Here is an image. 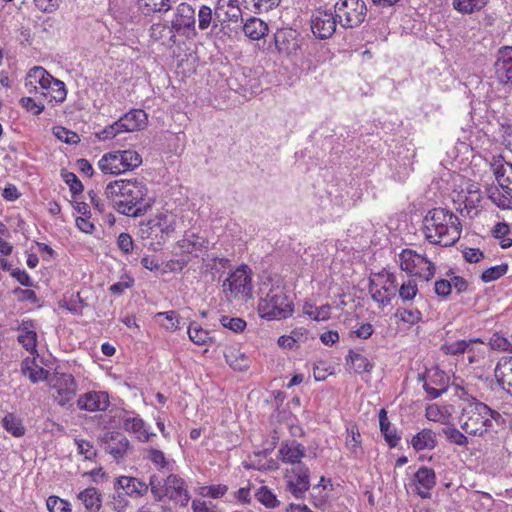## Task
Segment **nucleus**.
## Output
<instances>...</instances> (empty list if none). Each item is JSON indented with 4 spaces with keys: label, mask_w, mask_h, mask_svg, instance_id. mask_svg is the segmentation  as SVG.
Returning a JSON list of instances; mask_svg holds the SVG:
<instances>
[{
    "label": "nucleus",
    "mask_w": 512,
    "mask_h": 512,
    "mask_svg": "<svg viewBox=\"0 0 512 512\" xmlns=\"http://www.w3.org/2000/svg\"><path fill=\"white\" fill-rule=\"evenodd\" d=\"M105 195L113 208L126 216H139L146 210L147 185L138 178L111 181L105 188Z\"/></svg>",
    "instance_id": "f257e3e1"
},
{
    "label": "nucleus",
    "mask_w": 512,
    "mask_h": 512,
    "mask_svg": "<svg viewBox=\"0 0 512 512\" xmlns=\"http://www.w3.org/2000/svg\"><path fill=\"white\" fill-rule=\"evenodd\" d=\"M461 231L462 225L458 216L448 209L434 208L424 217V237L431 244L452 246L459 240Z\"/></svg>",
    "instance_id": "f03ea898"
},
{
    "label": "nucleus",
    "mask_w": 512,
    "mask_h": 512,
    "mask_svg": "<svg viewBox=\"0 0 512 512\" xmlns=\"http://www.w3.org/2000/svg\"><path fill=\"white\" fill-rule=\"evenodd\" d=\"M176 227V215L161 210L140 224V236L147 241L150 249L157 251L169 240Z\"/></svg>",
    "instance_id": "7ed1b4c3"
},
{
    "label": "nucleus",
    "mask_w": 512,
    "mask_h": 512,
    "mask_svg": "<svg viewBox=\"0 0 512 512\" xmlns=\"http://www.w3.org/2000/svg\"><path fill=\"white\" fill-rule=\"evenodd\" d=\"M499 413L479 401L465 404L459 416L460 427L465 433L473 436H482L493 426V420Z\"/></svg>",
    "instance_id": "20e7f679"
},
{
    "label": "nucleus",
    "mask_w": 512,
    "mask_h": 512,
    "mask_svg": "<svg viewBox=\"0 0 512 512\" xmlns=\"http://www.w3.org/2000/svg\"><path fill=\"white\" fill-rule=\"evenodd\" d=\"M257 311L262 319L273 321L287 319L294 312V303L284 286L272 284L265 296H261Z\"/></svg>",
    "instance_id": "39448f33"
},
{
    "label": "nucleus",
    "mask_w": 512,
    "mask_h": 512,
    "mask_svg": "<svg viewBox=\"0 0 512 512\" xmlns=\"http://www.w3.org/2000/svg\"><path fill=\"white\" fill-rule=\"evenodd\" d=\"M491 167L498 185L488 189V198L500 209H512V163L499 156Z\"/></svg>",
    "instance_id": "423d86ee"
},
{
    "label": "nucleus",
    "mask_w": 512,
    "mask_h": 512,
    "mask_svg": "<svg viewBox=\"0 0 512 512\" xmlns=\"http://www.w3.org/2000/svg\"><path fill=\"white\" fill-rule=\"evenodd\" d=\"M150 490L158 501L168 499L180 506H186L190 501L188 486L183 478L169 474L166 478L152 475L149 481Z\"/></svg>",
    "instance_id": "0eeeda50"
},
{
    "label": "nucleus",
    "mask_w": 512,
    "mask_h": 512,
    "mask_svg": "<svg viewBox=\"0 0 512 512\" xmlns=\"http://www.w3.org/2000/svg\"><path fill=\"white\" fill-rule=\"evenodd\" d=\"M142 164V156L135 150H115L104 153L98 168L104 175H120L131 172Z\"/></svg>",
    "instance_id": "6e6552de"
},
{
    "label": "nucleus",
    "mask_w": 512,
    "mask_h": 512,
    "mask_svg": "<svg viewBox=\"0 0 512 512\" xmlns=\"http://www.w3.org/2000/svg\"><path fill=\"white\" fill-rule=\"evenodd\" d=\"M401 271L406 274L429 282L436 274V265L425 254L411 248H404L398 255Z\"/></svg>",
    "instance_id": "1a4fd4ad"
},
{
    "label": "nucleus",
    "mask_w": 512,
    "mask_h": 512,
    "mask_svg": "<svg viewBox=\"0 0 512 512\" xmlns=\"http://www.w3.org/2000/svg\"><path fill=\"white\" fill-rule=\"evenodd\" d=\"M334 14L343 28H355L365 20L367 6L364 0H337Z\"/></svg>",
    "instance_id": "9d476101"
},
{
    "label": "nucleus",
    "mask_w": 512,
    "mask_h": 512,
    "mask_svg": "<svg viewBox=\"0 0 512 512\" xmlns=\"http://www.w3.org/2000/svg\"><path fill=\"white\" fill-rule=\"evenodd\" d=\"M53 400L61 407H68L77 393V382L70 373H54L48 378Z\"/></svg>",
    "instance_id": "9b49d317"
},
{
    "label": "nucleus",
    "mask_w": 512,
    "mask_h": 512,
    "mask_svg": "<svg viewBox=\"0 0 512 512\" xmlns=\"http://www.w3.org/2000/svg\"><path fill=\"white\" fill-rule=\"evenodd\" d=\"M252 288V271L245 264L231 271L223 283L224 292L230 293L234 298H250Z\"/></svg>",
    "instance_id": "f8f14e48"
},
{
    "label": "nucleus",
    "mask_w": 512,
    "mask_h": 512,
    "mask_svg": "<svg viewBox=\"0 0 512 512\" xmlns=\"http://www.w3.org/2000/svg\"><path fill=\"white\" fill-rule=\"evenodd\" d=\"M171 29L187 38L197 37L195 10L190 4L182 2L176 7Z\"/></svg>",
    "instance_id": "ddd939ff"
},
{
    "label": "nucleus",
    "mask_w": 512,
    "mask_h": 512,
    "mask_svg": "<svg viewBox=\"0 0 512 512\" xmlns=\"http://www.w3.org/2000/svg\"><path fill=\"white\" fill-rule=\"evenodd\" d=\"M287 489L295 498H303L310 488L309 469L304 464H296L284 473Z\"/></svg>",
    "instance_id": "4468645a"
},
{
    "label": "nucleus",
    "mask_w": 512,
    "mask_h": 512,
    "mask_svg": "<svg viewBox=\"0 0 512 512\" xmlns=\"http://www.w3.org/2000/svg\"><path fill=\"white\" fill-rule=\"evenodd\" d=\"M383 279L381 287L371 286L370 292L372 299L380 308H384L391 303L392 298L396 295L398 282L394 273L383 270L378 274Z\"/></svg>",
    "instance_id": "2eb2a0df"
},
{
    "label": "nucleus",
    "mask_w": 512,
    "mask_h": 512,
    "mask_svg": "<svg viewBox=\"0 0 512 512\" xmlns=\"http://www.w3.org/2000/svg\"><path fill=\"white\" fill-rule=\"evenodd\" d=\"M337 23L335 14L330 10L318 9L311 17V30L316 38L328 39L335 33Z\"/></svg>",
    "instance_id": "dca6fc26"
},
{
    "label": "nucleus",
    "mask_w": 512,
    "mask_h": 512,
    "mask_svg": "<svg viewBox=\"0 0 512 512\" xmlns=\"http://www.w3.org/2000/svg\"><path fill=\"white\" fill-rule=\"evenodd\" d=\"M76 406L80 411L105 412L110 406L109 393L101 390L87 391L78 396Z\"/></svg>",
    "instance_id": "f3484780"
},
{
    "label": "nucleus",
    "mask_w": 512,
    "mask_h": 512,
    "mask_svg": "<svg viewBox=\"0 0 512 512\" xmlns=\"http://www.w3.org/2000/svg\"><path fill=\"white\" fill-rule=\"evenodd\" d=\"M149 486L139 478L131 476H119L114 483V489L119 498L122 496L140 498L148 492Z\"/></svg>",
    "instance_id": "a211bd4d"
},
{
    "label": "nucleus",
    "mask_w": 512,
    "mask_h": 512,
    "mask_svg": "<svg viewBox=\"0 0 512 512\" xmlns=\"http://www.w3.org/2000/svg\"><path fill=\"white\" fill-rule=\"evenodd\" d=\"M494 69L495 78L499 83L512 86V46H505L498 50Z\"/></svg>",
    "instance_id": "6ab92c4d"
},
{
    "label": "nucleus",
    "mask_w": 512,
    "mask_h": 512,
    "mask_svg": "<svg viewBox=\"0 0 512 512\" xmlns=\"http://www.w3.org/2000/svg\"><path fill=\"white\" fill-rule=\"evenodd\" d=\"M274 43L276 51L284 56H290L300 47L296 32L291 29L277 31L274 35Z\"/></svg>",
    "instance_id": "aec40b11"
},
{
    "label": "nucleus",
    "mask_w": 512,
    "mask_h": 512,
    "mask_svg": "<svg viewBox=\"0 0 512 512\" xmlns=\"http://www.w3.org/2000/svg\"><path fill=\"white\" fill-rule=\"evenodd\" d=\"M305 447L296 440L281 443L278 449V458L286 464L295 466L296 464H303L301 459L305 456Z\"/></svg>",
    "instance_id": "412c9836"
},
{
    "label": "nucleus",
    "mask_w": 512,
    "mask_h": 512,
    "mask_svg": "<svg viewBox=\"0 0 512 512\" xmlns=\"http://www.w3.org/2000/svg\"><path fill=\"white\" fill-rule=\"evenodd\" d=\"M130 448L129 440L121 433H109L105 440V451L115 460L123 459Z\"/></svg>",
    "instance_id": "4be33fe9"
},
{
    "label": "nucleus",
    "mask_w": 512,
    "mask_h": 512,
    "mask_svg": "<svg viewBox=\"0 0 512 512\" xmlns=\"http://www.w3.org/2000/svg\"><path fill=\"white\" fill-rule=\"evenodd\" d=\"M224 358L231 369L239 372L248 370L252 362L250 357L235 345L226 347Z\"/></svg>",
    "instance_id": "5701e85b"
},
{
    "label": "nucleus",
    "mask_w": 512,
    "mask_h": 512,
    "mask_svg": "<svg viewBox=\"0 0 512 512\" xmlns=\"http://www.w3.org/2000/svg\"><path fill=\"white\" fill-rule=\"evenodd\" d=\"M148 122V115L142 109H131L108 128H144Z\"/></svg>",
    "instance_id": "b1692460"
},
{
    "label": "nucleus",
    "mask_w": 512,
    "mask_h": 512,
    "mask_svg": "<svg viewBox=\"0 0 512 512\" xmlns=\"http://www.w3.org/2000/svg\"><path fill=\"white\" fill-rule=\"evenodd\" d=\"M18 342L31 354L37 352V332L33 320H23L18 328Z\"/></svg>",
    "instance_id": "393cba45"
},
{
    "label": "nucleus",
    "mask_w": 512,
    "mask_h": 512,
    "mask_svg": "<svg viewBox=\"0 0 512 512\" xmlns=\"http://www.w3.org/2000/svg\"><path fill=\"white\" fill-rule=\"evenodd\" d=\"M416 491L421 498H429L430 490L436 484V476L433 469L421 467L415 473Z\"/></svg>",
    "instance_id": "a878e982"
},
{
    "label": "nucleus",
    "mask_w": 512,
    "mask_h": 512,
    "mask_svg": "<svg viewBox=\"0 0 512 512\" xmlns=\"http://www.w3.org/2000/svg\"><path fill=\"white\" fill-rule=\"evenodd\" d=\"M123 428L125 431L134 434L135 438L140 442H148L155 433L149 432L148 427L140 416L127 417L123 420Z\"/></svg>",
    "instance_id": "bb28decb"
},
{
    "label": "nucleus",
    "mask_w": 512,
    "mask_h": 512,
    "mask_svg": "<svg viewBox=\"0 0 512 512\" xmlns=\"http://www.w3.org/2000/svg\"><path fill=\"white\" fill-rule=\"evenodd\" d=\"M495 378L498 384L512 395V357H502L495 368Z\"/></svg>",
    "instance_id": "cd10ccee"
},
{
    "label": "nucleus",
    "mask_w": 512,
    "mask_h": 512,
    "mask_svg": "<svg viewBox=\"0 0 512 512\" xmlns=\"http://www.w3.org/2000/svg\"><path fill=\"white\" fill-rule=\"evenodd\" d=\"M41 95L48 98L50 102L61 103L66 99L67 90L64 82L54 78L52 75L49 76L47 84L44 89L40 91Z\"/></svg>",
    "instance_id": "c85d7f7f"
},
{
    "label": "nucleus",
    "mask_w": 512,
    "mask_h": 512,
    "mask_svg": "<svg viewBox=\"0 0 512 512\" xmlns=\"http://www.w3.org/2000/svg\"><path fill=\"white\" fill-rule=\"evenodd\" d=\"M411 445L416 452L432 450L437 445L436 433L431 429L424 428L412 437Z\"/></svg>",
    "instance_id": "c756f323"
},
{
    "label": "nucleus",
    "mask_w": 512,
    "mask_h": 512,
    "mask_svg": "<svg viewBox=\"0 0 512 512\" xmlns=\"http://www.w3.org/2000/svg\"><path fill=\"white\" fill-rule=\"evenodd\" d=\"M346 365L358 374L371 372L373 369V363L365 355L354 350H349Z\"/></svg>",
    "instance_id": "7c9ffc66"
},
{
    "label": "nucleus",
    "mask_w": 512,
    "mask_h": 512,
    "mask_svg": "<svg viewBox=\"0 0 512 512\" xmlns=\"http://www.w3.org/2000/svg\"><path fill=\"white\" fill-rule=\"evenodd\" d=\"M21 371L24 376L28 377L32 383L47 379L48 371L39 366L35 359L27 357L22 361Z\"/></svg>",
    "instance_id": "2f4dec72"
},
{
    "label": "nucleus",
    "mask_w": 512,
    "mask_h": 512,
    "mask_svg": "<svg viewBox=\"0 0 512 512\" xmlns=\"http://www.w3.org/2000/svg\"><path fill=\"white\" fill-rule=\"evenodd\" d=\"M137 6L145 15L165 14L171 10V0H137Z\"/></svg>",
    "instance_id": "473e14b6"
},
{
    "label": "nucleus",
    "mask_w": 512,
    "mask_h": 512,
    "mask_svg": "<svg viewBox=\"0 0 512 512\" xmlns=\"http://www.w3.org/2000/svg\"><path fill=\"white\" fill-rule=\"evenodd\" d=\"M244 34L251 40H260L268 32V25L261 19L250 17L243 26Z\"/></svg>",
    "instance_id": "72a5a7b5"
},
{
    "label": "nucleus",
    "mask_w": 512,
    "mask_h": 512,
    "mask_svg": "<svg viewBox=\"0 0 512 512\" xmlns=\"http://www.w3.org/2000/svg\"><path fill=\"white\" fill-rule=\"evenodd\" d=\"M379 424L380 431L384 435V438L389 447H396L400 441V437L397 435L394 429H391V424L388 420L387 412L385 409H381L379 412Z\"/></svg>",
    "instance_id": "f704fd0d"
},
{
    "label": "nucleus",
    "mask_w": 512,
    "mask_h": 512,
    "mask_svg": "<svg viewBox=\"0 0 512 512\" xmlns=\"http://www.w3.org/2000/svg\"><path fill=\"white\" fill-rule=\"evenodd\" d=\"M332 307L330 304H325L320 307L306 302L303 305V313L314 321H326L331 318Z\"/></svg>",
    "instance_id": "c9c22d12"
},
{
    "label": "nucleus",
    "mask_w": 512,
    "mask_h": 512,
    "mask_svg": "<svg viewBox=\"0 0 512 512\" xmlns=\"http://www.w3.org/2000/svg\"><path fill=\"white\" fill-rule=\"evenodd\" d=\"M78 498L87 510L97 511L101 507V495L94 487H89L81 491L78 494Z\"/></svg>",
    "instance_id": "e433bc0d"
},
{
    "label": "nucleus",
    "mask_w": 512,
    "mask_h": 512,
    "mask_svg": "<svg viewBox=\"0 0 512 512\" xmlns=\"http://www.w3.org/2000/svg\"><path fill=\"white\" fill-rule=\"evenodd\" d=\"M3 428L14 437L24 436L26 429L22 420L14 413H7L2 419Z\"/></svg>",
    "instance_id": "4c0bfd02"
},
{
    "label": "nucleus",
    "mask_w": 512,
    "mask_h": 512,
    "mask_svg": "<svg viewBox=\"0 0 512 512\" xmlns=\"http://www.w3.org/2000/svg\"><path fill=\"white\" fill-rule=\"evenodd\" d=\"M188 335L190 340L196 345H209L212 343L210 332L203 329L200 324L193 322L188 327Z\"/></svg>",
    "instance_id": "58836bf2"
},
{
    "label": "nucleus",
    "mask_w": 512,
    "mask_h": 512,
    "mask_svg": "<svg viewBox=\"0 0 512 512\" xmlns=\"http://www.w3.org/2000/svg\"><path fill=\"white\" fill-rule=\"evenodd\" d=\"M452 5L462 14H472L483 9L487 5V0H452Z\"/></svg>",
    "instance_id": "ea45409f"
},
{
    "label": "nucleus",
    "mask_w": 512,
    "mask_h": 512,
    "mask_svg": "<svg viewBox=\"0 0 512 512\" xmlns=\"http://www.w3.org/2000/svg\"><path fill=\"white\" fill-rule=\"evenodd\" d=\"M399 298L403 302H411L417 296L419 289L415 279L408 278L397 287Z\"/></svg>",
    "instance_id": "a19ab883"
},
{
    "label": "nucleus",
    "mask_w": 512,
    "mask_h": 512,
    "mask_svg": "<svg viewBox=\"0 0 512 512\" xmlns=\"http://www.w3.org/2000/svg\"><path fill=\"white\" fill-rule=\"evenodd\" d=\"M395 316L403 323L416 325L422 321V313L418 308H398Z\"/></svg>",
    "instance_id": "79ce46f5"
},
{
    "label": "nucleus",
    "mask_w": 512,
    "mask_h": 512,
    "mask_svg": "<svg viewBox=\"0 0 512 512\" xmlns=\"http://www.w3.org/2000/svg\"><path fill=\"white\" fill-rule=\"evenodd\" d=\"M483 345L484 343L480 338L469 339V345L465 354H467L468 362L470 364L476 363L484 358L485 351Z\"/></svg>",
    "instance_id": "37998d69"
},
{
    "label": "nucleus",
    "mask_w": 512,
    "mask_h": 512,
    "mask_svg": "<svg viewBox=\"0 0 512 512\" xmlns=\"http://www.w3.org/2000/svg\"><path fill=\"white\" fill-rule=\"evenodd\" d=\"M425 416L429 421L446 423L450 417V413L446 407L437 404L428 405L425 409Z\"/></svg>",
    "instance_id": "c03bdc74"
},
{
    "label": "nucleus",
    "mask_w": 512,
    "mask_h": 512,
    "mask_svg": "<svg viewBox=\"0 0 512 512\" xmlns=\"http://www.w3.org/2000/svg\"><path fill=\"white\" fill-rule=\"evenodd\" d=\"M154 318L157 321L160 318H164L167 321V323L159 322V324L167 331L174 332L180 327V315L174 310L158 312L155 314Z\"/></svg>",
    "instance_id": "a18cd8bd"
},
{
    "label": "nucleus",
    "mask_w": 512,
    "mask_h": 512,
    "mask_svg": "<svg viewBox=\"0 0 512 512\" xmlns=\"http://www.w3.org/2000/svg\"><path fill=\"white\" fill-rule=\"evenodd\" d=\"M255 498L266 508L273 509L279 506L276 495L267 486H261L255 493Z\"/></svg>",
    "instance_id": "49530a36"
},
{
    "label": "nucleus",
    "mask_w": 512,
    "mask_h": 512,
    "mask_svg": "<svg viewBox=\"0 0 512 512\" xmlns=\"http://www.w3.org/2000/svg\"><path fill=\"white\" fill-rule=\"evenodd\" d=\"M310 496L311 502L316 508L324 509L328 503L329 494L326 486L322 485L321 482L312 488Z\"/></svg>",
    "instance_id": "de8ad7c7"
},
{
    "label": "nucleus",
    "mask_w": 512,
    "mask_h": 512,
    "mask_svg": "<svg viewBox=\"0 0 512 512\" xmlns=\"http://www.w3.org/2000/svg\"><path fill=\"white\" fill-rule=\"evenodd\" d=\"M469 345V339H462L456 341H447L441 346V350L443 353L452 356H459L465 354L467 351V347Z\"/></svg>",
    "instance_id": "09e8293b"
},
{
    "label": "nucleus",
    "mask_w": 512,
    "mask_h": 512,
    "mask_svg": "<svg viewBox=\"0 0 512 512\" xmlns=\"http://www.w3.org/2000/svg\"><path fill=\"white\" fill-rule=\"evenodd\" d=\"M216 18H213L212 9L209 6L202 5L198 11V28L202 31L208 29L211 25L217 27Z\"/></svg>",
    "instance_id": "8fccbe9b"
},
{
    "label": "nucleus",
    "mask_w": 512,
    "mask_h": 512,
    "mask_svg": "<svg viewBox=\"0 0 512 512\" xmlns=\"http://www.w3.org/2000/svg\"><path fill=\"white\" fill-rule=\"evenodd\" d=\"M51 76L43 67L35 66L31 68L27 74L30 84H37L40 91L44 89L47 80Z\"/></svg>",
    "instance_id": "3c124183"
},
{
    "label": "nucleus",
    "mask_w": 512,
    "mask_h": 512,
    "mask_svg": "<svg viewBox=\"0 0 512 512\" xmlns=\"http://www.w3.org/2000/svg\"><path fill=\"white\" fill-rule=\"evenodd\" d=\"M492 234L495 238L500 239V246L502 248L506 249L512 246V238L509 237L510 229L506 223H497L492 230Z\"/></svg>",
    "instance_id": "603ef678"
},
{
    "label": "nucleus",
    "mask_w": 512,
    "mask_h": 512,
    "mask_svg": "<svg viewBox=\"0 0 512 512\" xmlns=\"http://www.w3.org/2000/svg\"><path fill=\"white\" fill-rule=\"evenodd\" d=\"M46 506L49 512H71L72 507L69 501L58 496H49L46 500Z\"/></svg>",
    "instance_id": "864d4df0"
},
{
    "label": "nucleus",
    "mask_w": 512,
    "mask_h": 512,
    "mask_svg": "<svg viewBox=\"0 0 512 512\" xmlns=\"http://www.w3.org/2000/svg\"><path fill=\"white\" fill-rule=\"evenodd\" d=\"M508 271V265L507 264H500L496 266H492L490 268H487L484 270L481 274V280L484 283H489L492 281H495L505 275Z\"/></svg>",
    "instance_id": "5fc2aeb1"
},
{
    "label": "nucleus",
    "mask_w": 512,
    "mask_h": 512,
    "mask_svg": "<svg viewBox=\"0 0 512 512\" xmlns=\"http://www.w3.org/2000/svg\"><path fill=\"white\" fill-rule=\"evenodd\" d=\"M346 446L353 452L356 453L361 448V434L356 425H351L347 428Z\"/></svg>",
    "instance_id": "6e6d98bb"
},
{
    "label": "nucleus",
    "mask_w": 512,
    "mask_h": 512,
    "mask_svg": "<svg viewBox=\"0 0 512 512\" xmlns=\"http://www.w3.org/2000/svg\"><path fill=\"white\" fill-rule=\"evenodd\" d=\"M147 458L156 466L157 469L162 470L169 467L170 462L165 457V454L155 448L147 450Z\"/></svg>",
    "instance_id": "4d7b16f0"
},
{
    "label": "nucleus",
    "mask_w": 512,
    "mask_h": 512,
    "mask_svg": "<svg viewBox=\"0 0 512 512\" xmlns=\"http://www.w3.org/2000/svg\"><path fill=\"white\" fill-rule=\"evenodd\" d=\"M443 433L449 442L459 445L466 446L468 444V438L455 427H447L443 429Z\"/></svg>",
    "instance_id": "13d9d810"
},
{
    "label": "nucleus",
    "mask_w": 512,
    "mask_h": 512,
    "mask_svg": "<svg viewBox=\"0 0 512 512\" xmlns=\"http://www.w3.org/2000/svg\"><path fill=\"white\" fill-rule=\"evenodd\" d=\"M220 323L223 327L236 333L242 332L246 328V321L238 317L222 316Z\"/></svg>",
    "instance_id": "bf43d9fd"
},
{
    "label": "nucleus",
    "mask_w": 512,
    "mask_h": 512,
    "mask_svg": "<svg viewBox=\"0 0 512 512\" xmlns=\"http://www.w3.org/2000/svg\"><path fill=\"white\" fill-rule=\"evenodd\" d=\"M227 491L228 487L224 484L209 485L201 488V495L204 497L218 499L223 497Z\"/></svg>",
    "instance_id": "052dcab7"
},
{
    "label": "nucleus",
    "mask_w": 512,
    "mask_h": 512,
    "mask_svg": "<svg viewBox=\"0 0 512 512\" xmlns=\"http://www.w3.org/2000/svg\"><path fill=\"white\" fill-rule=\"evenodd\" d=\"M433 383L434 382L431 381L430 378H428L427 380H425L423 388L430 398L436 399L446 391V386L445 383L442 381L437 383L435 386L433 385Z\"/></svg>",
    "instance_id": "680f3d73"
},
{
    "label": "nucleus",
    "mask_w": 512,
    "mask_h": 512,
    "mask_svg": "<svg viewBox=\"0 0 512 512\" xmlns=\"http://www.w3.org/2000/svg\"><path fill=\"white\" fill-rule=\"evenodd\" d=\"M490 345L493 349L512 352V343L504 336L495 333L490 339Z\"/></svg>",
    "instance_id": "e2e57ef3"
},
{
    "label": "nucleus",
    "mask_w": 512,
    "mask_h": 512,
    "mask_svg": "<svg viewBox=\"0 0 512 512\" xmlns=\"http://www.w3.org/2000/svg\"><path fill=\"white\" fill-rule=\"evenodd\" d=\"M62 0H34L36 8L47 14L56 12L61 4Z\"/></svg>",
    "instance_id": "0e129e2a"
},
{
    "label": "nucleus",
    "mask_w": 512,
    "mask_h": 512,
    "mask_svg": "<svg viewBox=\"0 0 512 512\" xmlns=\"http://www.w3.org/2000/svg\"><path fill=\"white\" fill-rule=\"evenodd\" d=\"M78 448V453L80 455H83L85 459L91 460L96 456V450L94 449V446L91 442L79 439L75 440Z\"/></svg>",
    "instance_id": "69168bd1"
},
{
    "label": "nucleus",
    "mask_w": 512,
    "mask_h": 512,
    "mask_svg": "<svg viewBox=\"0 0 512 512\" xmlns=\"http://www.w3.org/2000/svg\"><path fill=\"white\" fill-rule=\"evenodd\" d=\"M13 294L16 296L19 302H30L31 304L38 303V297L36 293L31 289L15 288Z\"/></svg>",
    "instance_id": "338daca9"
},
{
    "label": "nucleus",
    "mask_w": 512,
    "mask_h": 512,
    "mask_svg": "<svg viewBox=\"0 0 512 512\" xmlns=\"http://www.w3.org/2000/svg\"><path fill=\"white\" fill-rule=\"evenodd\" d=\"M55 136L66 144H78L80 136L74 130H55Z\"/></svg>",
    "instance_id": "774afa93"
}]
</instances>
